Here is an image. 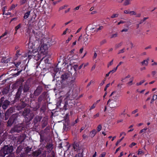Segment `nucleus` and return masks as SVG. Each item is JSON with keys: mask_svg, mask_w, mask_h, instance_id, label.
Returning a JSON list of instances; mask_svg holds the SVG:
<instances>
[{"mask_svg": "<svg viewBox=\"0 0 157 157\" xmlns=\"http://www.w3.org/2000/svg\"><path fill=\"white\" fill-rule=\"evenodd\" d=\"M70 74L67 73H64L61 75L60 82L61 84H58V82L56 84L57 89L58 90H61L62 89L70 86L75 82L76 74L75 76H73L71 79H70Z\"/></svg>", "mask_w": 157, "mask_h": 157, "instance_id": "1", "label": "nucleus"}, {"mask_svg": "<svg viewBox=\"0 0 157 157\" xmlns=\"http://www.w3.org/2000/svg\"><path fill=\"white\" fill-rule=\"evenodd\" d=\"M13 147L10 145H5L0 150V157H5L6 155L12 154Z\"/></svg>", "mask_w": 157, "mask_h": 157, "instance_id": "2", "label": "nucleus"}, {"mask_svg": "<svg viewBox=\"0 0 157 157\" xmlns=\"http://www.w3.org/2000/svg\"><path fill=\"white\" fill-rule=\"evenodd\" d=\"M10 104V102L4 97H2L0 99V108L1 107L4 110H5Z\"/></svg>", "mask_w": 157, "mask_h": 157, "instance_id": "3", "label": "nucleus"}, {"mask_svg": "<svg viewBox=\"0 0 157 157\" xmlns=\"http://www.w3.org/2000/svg\"><path fill=\"white\" fill-rule=\"evenodd\" d=\"M22 115L26 118H29V121L33 119L34 116L33 113L29 109L25 108L22 112Z\"/></svg>", "mask_w": 157, "mask_h": 157, "instance_id": "4", "label": "nucleus"}, {"mask_svg": "<svg viewBox=\"0 0 157 157\" xmlns=\"http://www.w3.org/2000/svg\"><path fill=\"white\" fill-rule=\"evenodd\" d=\"M18 115L17 114H14L11 116L7 122V127H11L14 123H16L17 120Z\"/></svg>", "mask_w": 157, "mask_h": 157, "instance_id": "5", "label": "nucleus"}, {"mask_svg": "<svg viewBox=\"0 0 157 157\" xmlns=\"http://www.w3.org/2000/svg\"><path fill=\"white\" fill-rule=\"evenodd\" d=\"M31 87L30 83L26 81L24 84L21 85L19 86V89L23 90L24 93H27L29 91Z\"/></svg>", "mask_w": 157, "mask_h": 157, "instance_id": "6", "label": "nucleus"}, {"mask_svg": "<svg viewBox=\"0 0 157 157\" xmlns=\"http://www.w3.org/2000/svg\"><path fill=\"white\" fill-rule=\"evenodd\" d=\"M23 128H24L21 124H18L12 128L10 130V132L11 133L14 132L19 133L23 130Z\"/></svg>", "mask_w": 157, "mask_h": 157, "instance_id": "7", "label": "nucleus"}, {"mask_svg": "<svg viewBox=\"0 0 157 157\" xmlns=\"http://www.w3.org/2000/svg\"><path fill=\"white\" fill-rule=\"evenodd\" d=\"M37 54H38L37 51L34 50H32V51L30 50L27 53L25 54V56H27L29 59L32 58L34 59L35 56L37 55Z\"/></svg>", "mask_w": 157, "mask_h": 157, "instance_id": "8", "label": "nucleus"}, {"mask_svg": "<svg viewBox=\"0 0 157 157\" xmlns=\"http://www.w3.org/2000/svg\"><path fill=\"white\" fill-rule=\"evenodd\" d=\"M48 94L46 91H44L39 96L37 99L38 102H41L43 100H46L48 97Z\"/></svg>", "mask_w": 157, "mask_h": 157, "instance_id": "9", "label": "nucleus"}, {"mask_svg": "<svg viewBox=\"0 0 157 157\" xmlns=\"http://www.w3.org/2000/svg\"><path fill=\"white\" fill-rule=\"evenodd\" d=\"M43 88L42 86L39 85L34 91L33 94L34 96L37 97L43 91Z\"/></svg>", "mask_w": 157, "mask_h": 157, "instance_id": "10", "label": "nucleus"}, {"mask_svg": "<svg viewBox=\"0 0 157 157\" xmlns=\"http://www.w3.org/2000/svg\"><path fill=\"white\" fill-rule=\"evenodd\" d=\"M42 152V151L40 149H38L36 150L33 151L31 154H28V156L33 157H39V156Z\"/></svg>", "mask_w": 157, "mask_h": 157, "instance_id": "11", "label": "nucleus"}, {"mask_svg": "<svg viewBox=\"0 0 157 157\" xmlns=\"http://www.w3.org/2000/svg\"><path fill=\"white\" fill-rule=\"evenodd\" d=\"M25 81L23 78H20L18 79H17L15 83L13 85V87L17 88L19 86H21V85H23V82Z\"/></svg>", "mask_w": 157, "mask_h": 157, "instance_id": "12", "label": "nucleus"}, {"mask_svg": "<svg viewBox=\"0 0 157 157\" xmlns=\"http://www.w3.org/2000/svg\"><path fill=\"white\" fill-rule=\"evenodd\" d=\"M107 104L109 105V106L111 108H115L117 105L116 101L109 99L107 102Z\"/></svg>", "mask_w": 157, "mask_h": 157, "instance_id": "13", "label": "nucleus"}, {"mask_svg": "<svg viewBox=\"0 0 157 157\" xmlns=\"http://www.w3.org/2000/svg\"><path fill=\"white\" fill-rule=\"evenodd\" d=\"M41 119L42 117L40 116H36V117H35L33 119V123L34 124V125L36 126V124H37L38 123L40 122L41 120Z\"/></svg>", "mask_w": 157, "mask_h": 157, "instance_id": "14", "label": "nucleus"}, {"mask_svg": "<svg viewBox=\"0 0 157 157\" xmlns=\"http://www.w3.org/2000/svg\"><path fill=\"white\" fill-rule=\"evenodd\" d=\"M21 93V89L18 88V91L16 94V96L15 97V101H17L19 99Z\"/></svg>", "mask_w": 157, "mask_h": 157, "instance_id": "15", "label": "nucleus"}, {"mask_svg": "<svg viewBox=\"0 0 157 157\" xmlns=\"http://www.w3.org/2000/svg\"><path fill=\"white\" fill-rule=\"evenodd\" d=\"M74 60H71V63H70V64L71 65V66L72 65V67L74 68V69L75 72H76L77 71V69L78 68V66L77 64H74V65H73V64L75 63L74 62ZM76 74H77V73L75 72V74H74V75H76Z\"/></svg>", "mask_w": 157, "mask_h": 157, "instance_id": "16", "label": "nucleus"}, {"mask_svg": "<svg viewBox=\"0 0 157 157\" xmlns=\"http://www.w3.org/2000/svg\"><path fill=\"white\" fill-rule=\"evenodd\" d=\"M26 105L27 104L26 103L22 101L20 105L17 106V108L19 110H21L25 108L26 106Z\"/></svg>", "mask_w": 157, "mask_h": 157, "instance_id": "17", "label": "nucleus"}, {"mask_svg": "<svg viewBox=\"0 0 157 157\" xmlns=\"http://www.w3.org/2000/svg\"><path fill=\"white\" fill-rule=\"evenodd\" d=\"M124 12V13L130 14L131 16L136 15V13L134 11H129L127 10H125Z\"/></svg>", "mask_w": 157, "mask_h": 157, "instance_id": "18", "label": "nucleus"}, {"mask_svg": "<svg viewBox=\"0 0 157 157\" xmlns=\"http://www.w3.org/2000/svg\"><path fill=\"white\" fill-rule=\"evenodd\" d=\"M41 127L42 128L45 127L48 124V121L45 119H43L42 121Z\"/></svg>", "mask_w": 157, "mask_h": 157, "instance_id": "19", "label": "nucleus"}, {"mask_svg": "<svg viewBox=\"0 0 157 157\" xmlns=\"http://www.w3.org/2000/svg\"><path fill=\"white\" fill-rule=\"evenodd\" d=\"M97 132L95 129H93L90 132V135L91 137H94L96 134Z\"/></svg>", "mask_w": 157, "mask_h": 157, "instance_id": "20", "label": "nucleus"}, {"mask_svg": "<svg viewBox=\"0 0 157 157\" xmlns=\"http://www.w3.org/2000/svg\"><path fill=\"white\" fill-rule=\"evenodd\" d=\"M13 109L12 108H10L8 109L6 111V114L8 115V114H10V113H11L13 112Z\"/></svg>", "mask_w": 157, "mask_h": 157, "instance_id": "21", "label": "nucleus"}, {"mask_svg": "<svg viewBox=\"0 0 157 157\" xmlns=\"http://www.w3.org/2000/svg\"><path fill=\"white\" fill-rule=\"evenodd\" d=\"M30 11H28V12H26L25 14H24V19H27V18H28L29 15H30Z\"/></svg>", "mask_w": 157, "mask_h": 157, "instance_id": "22", "label": "nucleus"}, {"mask_svg": "<svg viewBox=\"0 0 157 157\" xmlns=\"http://www.w3.org/2000/svg\"><path fill=\"white\" fill-rule=\"evenodd\" d=\"M31 147H29L28 146L25 148V152L26 154H29L28 153L29 152L31 151L32 149Z\"/></svg>", "mask_w": 157, "mask_h": 157, "instance_id": "23", "label": "nucleus"}, {"mask_svg": "<svg viewBox=\"0 0 157 157\" xmlns=\"http://www.w3.org/2000/svg\"><path fill=\"white\" fill-rule=\"evenodd\" d=\"M48 156L49 157H55V154L53 151H50V153L49 155Z\"/></svg>", "mask_w": 157, "mask_h": 157, "instance_id": "24", "label": "nucleus"}, {"mask_svg": "<svg viewBox=\"0 0 157 157\" xmlns=\"http://www.w3.org/2000/svg\"><path fill=\"white\" fill-rule=\"evenodd\" d=\"M35 57H34V59H35L36 60H38L39 59H40V55L39 54V53L38 52V54H36Z\"/></svg>", "mask_w": 157, "mask_h": 157, "instance_id": "25", "label": "nucleus"}, {"mask_svg": "<svg viewBox=\"0 0 157 157\" xmlns=\"http://www.w3.org/2000/svg\"><path fill=\"white\" fill-rule=\"evenodd\" d=\"M157 98V95H154L153 96L152 98L151 99V101L150 102V103L152 104L153 103V102L155 100H156Z\"/></svg>", "mask_w": 157, "mask_h": 157, "instance_id": "26", "label": "nucleus"}, {"mask_svg": "<svg viewBox=\"0 0 157 157\" xmlns=\"http://www.w3.org/2000/svg\"><path fill=\"white\" fill-rule=\"evenodd\" d=\"M132 0H125L124 3V6H127L130 4V2Z\"/></svg>", "mask_w": 157, "mask_h": 157, "instance_id": "27", "label": "nucleus"}, {"mask_svg": "<svg viewBox=\"0 0 157 157\" xmlns=\"http://www.w3.org/2000/svg\"><path fill=\"white\" fill-rule=\"evenodd\" d=\"M4 114L3 113L0 112V121L4 119L5 116Z\"/></svg>", "mask_w": 157, "mask_h": 157, "instance_id": "28", "label": "nucleus"}, {"mask_svg": "<svg viewBox=\"0 0 157 157\" xmlns=\"http://www.w3.org/2000/svg\"><path fill=\"white\" fill-rule=\"evenodd\" d=\"M69 127V126L68 125H66V124L65 123V124H64V126H63V129L64 131H67L68 130V128Z\"/></svg>", "mask_w": 157, "mask_h": 157, "instance_id": "29", "label": "nucleus"}, {"mask_svg": "<svg viewBox=\"0 0 157 157\" xmlns=\"http://www.w3.org/2000/svg\"><path fill=\"white\" fill-rule=\"evenodd\" d=\"M21 24H19L17 26L15 27V31H16V32L15 33V34H16L17 33V29H18L19 28H20L21 27Z\"/></svg>", "mask_w": 157, "mask_h": 157, "instance_id": "30", "label": "nucleus"}, {"mask_svg": "<svg viewBox=\"0 0 157 157\" xmlns=\"http://www.w3.org/2000/svg\"><path fill=\"white\" fill-rule=\"evenodd\" d=\"M27 155L28 154L25 153H22L20 154L19 157H27Z\"/></svg>", "mask_w": 157, "mask_h": 157, "instance_id": "31", "label": "nucleus"}, {"mask_svg": "<svg viewBox=\"0 0 157 157\" xmlns=\"http://www.w3.org/2000/svg\"><path fill=\"white\" fill-rule=\"evenodd\" d=\"M119 14L118 13H115L113 14L111 16V17L112 18H114L115 17H117L118 16Z\"/></svg>", "mask_w": 157, "mask_h": 157, "instance_id": "32", "label": "nucleus"}, {"mask_svg": "<svg viewBox=\"0 0 157 157\" xmlns=\"http://www.w3.org/2000/svg\"><path fill=\"white\" fill-rule=\"evenodd\" d=\"M53 145L51 144H49L48 145L46 146V147L47 148V149H52L53 147Z\"/></svg>", "mask_w": 157, "mask_h": 157, "instance_id": "33", "label": "nucleus"}, {"mask_svg": "<svg viewBox=\"0 0 157 157\" xmlns=\"http://www.w3.org/2000/svg\"><path fill=\"white\" fill-rule=\"evenodd\" d=\"M21 71H22V70H21L20 71H18L17 72V73L16 74H13L12 76L13 77H16V76H18L19 74L21 73Z\"/></svg>", "mask_w": 157, "mask_h": 157, "instance_id": "34", "label": "nucleus"}, {"mask_svg": "<svg viewBox=\"0 0 157 157\" xmlns=\"http://www.w3.org/2000/svg\"><path fill=\"white\" fill-rule=\"evenodd\" d=\"M141 63L142 65H145L146 66H147L148 64V63H147V62H146V61L145 60L141 62Z\"/></svg>", "mask_w": 157, "mask_h": 157, "instance_id": "35", "label": "nucleus"}, {"mask_svg": "<svg viewBox=\"0 0 157 157\" xmlns=\"http://www.w3.org/2000/svg\"><path fill=\"white\" fill-rule=\"evenodd\" d=\"M102 127L101 124H99L97 127V130L98 132L100 131L101 130Z\"/></svg>", "mask_w": 157, "mask_h": 157, "instance_id": "36", "label": "nucleus"}, {"mask_svg": "<svg viewBox=\"0 0 157 157\" xmlns=\"http://www.w3.org/2000/svg\"><path fill=\"white\" fill-rule=\"evenodd\" d=\"M106 40L105 39L103 40L100 42V44L101 45L106 43Z\"/></svg>", "mask_w": 157, "mask_h": 157, "instance_id": "37", "label": "nucleus"}, {"mask_svg": "<svg viewBox=\"0 0 157 157\" xmlns=\"http://www.w3.org/2000/svg\"><path fill=\"white\" fill-rule=\"evenodd\" d=\"M124 138V137L123 136V137H122L121 139H120L119 140H118L116 144V146H117L118 144L121 142V141L123 140V139Z\"/></svg>", "mask_w": 157, "mask_h": 157, "instance_id": "38", "label": "nucleus"}, {"mask_svg": "<svg viewBox=\"0 0 157 157\" xmlns=\"http://www.w3.org/2000/svg\"><path fill=\"white\" fill-rule=\"evenodd\" d=\"M27 0H21L20 1V3L21 5L25 4L27 2Z\"/></svg>", "mask_w": 157, "mask_h": 157, "instance_id": "39", "label": "nucleus"}, {"mask_svg": "<svg viewBox=\"0 0 157 157\" xmlns=\"http://www.w3.org/2000/svg\"><path fill=\"white\" fill-rule=\"evenodd\" d=\"M9 61V60H8V59H6V60H5L4 59H2V60H1V62H2V63H7L8 61Z\"/></svg>", "mask_w": 157, "mask_h": 157, "instance_id": "40", "label": "nucleus"}, {"mask_svg": "<svg viewBox=\"0 0 157 157\" xmlns=\"http://www.w3.org/2000/svg\"><path fill=\"white\" fill-rule=\"evenodd\" d=\"M118 34L117 33H116L115 34H113L111 35V38L117 37V36Z\"/></svg>", "mask_w": 157, "mask_h": 157, "instance_id": "41", "label": "nucleus"}, {"mask_svg": "<svg viewBox=\"0 0 157 157\" xmlns=\"http://www.w3.org/2000/svg\"><path fill=\"white\" fill-rule=\"evenodd\" d=\"M148 17H144L143 20H141L139 22V24H141L143 23L145 20L148 19Z\"/></svg>", "mask_w": 157, "mask_h": 157, "instance_id": "42", "label": "nucleus"}, {"mask_svg": "<svg viewBox=\"0 0 157 157\" xmlns=\"http://www.w3.org/2000/svg\"><path fill=\"white\" fill-rule=\"evenodd\" d=\"M39 108V106H36L35 107H33V111H36Z\"/></svg>", "mask_w": 157, "mask_h": 157, "instance_id": "43", "label": "nucleus"}, {"mask_svg": "<svg viewBox=\"0 0 157 157\" xmlns=\"http://www.w3.org/2000/svg\"><path fill=\"white\" fill-rule=\"evenodd\" d=\"M145 81L144 80H142L140 82L137 83L136 84L137 86L140 85L143 83Z\"/></svg>", "mask_w": 157, "mask_h": 157, "instance_id": "44", "label": "nucleus"}, {"mask_svg": "<svg viewBox=\"0 0 157 157\" xmlns=\"http://www.w3.org/2000/svg\"><path fill=\"white\" fill-rule=\"evenodd\" d=\"M122 44V42H121L120 43L117 44L116 45V48H118L121 46Z\"/></svg>", "mask_w": 157, "mask_h": 157, "instance_id": "45", "label": "nucleus"}, {"mask_svg": "<svg viewBox=\"0 0 157 157\" xmlns=\"http://www.w3.org/2000/svg\"><path fill=\"white\" fill-rule=\"evenodd\" d=\"M84 40H83V41L84 42H86V41H87L88 40V36H86L85 35H84Z\"/></svg>", "mask_w": 157, "mask_h": 157, "instance_id": "46", "label": "nucleus"}, {"mask_svg": "<svg viewBox=\"0 0 157 157\" xmlns=\"http://www.w3.org/2000/svg\"><path fill=\"white\" fill-rule=\"evenodd\" d=\"M21 63V61H19L18 62L16 63H15V64L16 67H17V68L18 66Z\"/></svg>", "mask_w": 157, "mask_h": 157, "instance_id": "47", "label": "nucleus"}, {"mask_svg": "<svg viewBox=\"0 0 157 157\" xmlns=\"http://www.w3.org/2000/svg\"><path fill=\"white\" fill-rule=\"evenodd\" d=\"M4 114L5 115V117H4V118H5V120L6 121L8 119V118L9 117V114L6 115V113H5Z\"/></svg>", "mask_w": 157, "mask_h": 157, "instance_id": "48", "label": "nucleus"}, {"mask_svg": "<svg viewBox=\"0 0 157 157\" xmlns=\"http://www.w3.org/2000/svg\"><path fill=\"white\" fill-rule=\"evenodd\" d=\"M124 48L123 49H121V50H120L119 52H118V54H120L121 53H123L124 52Z\"/></svg>", "mask_w": 157, "mask_h": 157, "instance_id": "49", "label": "nucleus"}, {"mask_svg": "<svg viewBox=\"0 0 157 157\" xmlns=\"http://www.w3.org/2000/svg\"><path fill=\"white\" fill-rule=\"evenodd\" d=\"M113 59L111 61L109 62L107 65V67H109L111 65L113 64Z\"/></svg>", "mask_w": 157, "mask_h": 157, "instance_id": "50", "label": "nucleus"}, {"mask_svg": "<svg viewBox=\"0 0 157 157\" xmlns=\"http://www.w3.org/2000/svg\"><path fill=\"white\" fill-rule=\"evenodd\" d=\"M67 5H64V6H63L62 7H60L59 9V10H61L63 9H65V7H67Z\"/></svg>", "mask_w": 157, "mask_h": 157, "instance_id": "51", "label": "nucleus"}, {"mask_svg": "<svg viewBox=\"0 0 157 157\" xmlns=\"http://www.w3.org/2000/svg\"><path fill=\"white\" fill-rule=\"evenodd\" d=\"M117 68V67L116 68H114L111 71H110L112 73H113L116 71Z\"/></svg>", "mask_w": 157, "mask_h": 157, "instance_id": "52", "label": "nucleus"}, {"mask_svg": "<svg viewBox=\"0 0 157 157\" xmlns=\"http://www.w3.org/2000/svg\"><path fill=\"white\" fill-rule=\"evenodd\" d=\"M3 126V122L0 121V128H2Z\"/></svg>", "mask_w": 157, "mask_h": 157, "instance_id": "53", "label": "nucleus"}, {"mask_svg": "<svg viewBox=\"0 0 157 157\" xmlns=\"http://www.w3.org/2000/svg\"><path fill=\"white\" fill-rule=\"evenodd\" d=\"M82 138L83 139L85 140L88 138V136L87 135L84 134L82 135Z\"/></svg>", "mask_w": 157, "mask_h": 157, "instance_id": "54", "label": "nucleus"}, {"mask_svg": "<svg viewBox=\"0 0 157 157\" xmlns=\"http://www.w3.org/2000/svg\"><path fill=\"white\" fill-rule=\"evenodd\" d=\"M6 157H15V156L13 154H10Z\"/></svg>", "mask_w": 157, "mask_h": 157, "instance_id": "55", "label": "nucleus"}, {"mask_svg": "<svg viewBox=\"0 0 157 157\" xmlns=\"http://www.w3.org/2000/svg\"><path fill=\"white\" fill-rule=\"evenodd\" d=\"M136 144V143L133 142L129 146L130 147H132L133 146L135 145Z\"/></svg>", "mask_w": 157, "mask_h": 157, "instance_id": "56", "label": "nucleus"}, {"mask_svg": "<svg viewBox=\"0 0 157 157\" xmlns=\"http://www.w3.org/2000/svg\"><path fill=\"white\" fill-rule=\"evenodd\" d=\"M99 113H97L96 114L94 115L93 116V118L95 119V118H96V117H98L99 116Z\"/></svg>", "mask_w": 157, "mask_h": 157, "instance_id": "57", "label": "nucleus"}, {"mask_svg": "<svg viewBox=\"0 0 157 157\" xmlns=\"http://www.w3.org/2000/svg\"><path fill=\"white\" fill-rule=\"evenodd\" d=\"M105 155V152H103L100 155L99 157H104Z\"/></svg>", "mask_w": 157, "mask_h": 157, "instance_id": "58", "label": "nucleus"}, {"mask_svg": "<svg viewBox=\"0 0 157 157\" xmlns=\"http://www.w3.org/2000/svg\"><path fill=\"white\" fill-rule=\"evenodd\" d=\"M109 85H110V83H108L106 85V86H105V87L104 88V91H105L106 90L107 88L109 86Z\"/></svg>", "mask_w": 157, "mask_h": 157, "instance_id": "59", "label": "nucleus"}, {"mask_svg": "<svg viewBox=\"0 0 157 157\" xmlns=\"http://www.w3.org/2000/svg\"><path fill=\"white\" fill-rule=\"evenodd\" d=\"M19 52H20L19 50H18L17 51L16 55L17 56H18V55H19V56L21 55V54L19 53Z\"/></svg>", "mask_w": 157, "mask_h": 157, "instance_id": "60", "label": "nucleus"}, {"mask_svg": "<svg viewBox=\"0 0 157 157\" xmlns=\"http://www.w3.org/2000/svg\"><path fill=\"white\" fill-rule=\"evenodd\" d=\"M82 156V155L80 153H78V154H76L74 156V157H81V156Z\"/></svg>", "mask_w": 157, "mask_h": 157, "instance_id": "61", "label": "nucleus"}, {"mask_svg": "<svg viewBox=\"0 0 157 157\" xmlns=\"http://www.w3.org/2000/svg\"><path fill=\"white\" fill-rule=\"evenodd\" d=\"M67 104L66 103V102H65V104H64V106H63V109L65 110H66L67 109Z\"/></svg>", "mask_w": 157, "mask_h": 157, "instance_id": "62", "label": "nucleus"}, {"mask_svg": "<svg viewBox=\"0 0 157 157\" xmlns=\"http://www.w3.org/2000/svg\"><path fill=\"white\" fill-rule=\"evenodd\" d=\"M8 90H4L3 91L2 93L3 94H6L8 93Z\"/></svg>", "mask_w": 157, "mask_h": 157, "instance_id": "63", "label": "nucleus"}, {"mask_svg": "<svg viewBox=\"0 0 157 157\" xmlns=\"http://www.w3.org/2000/svg\"><path fill=\"white\" fill-rule=\"evenodd\" d=\"M156 73L157 72L155 71H153L151 72L152 75L153 76H154Z\"/></svg>", "mask_w": 157, "mask_h": 157, "instance_id": "64", "label": "nucleus"}]
</instances>
